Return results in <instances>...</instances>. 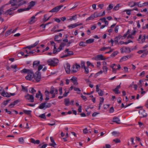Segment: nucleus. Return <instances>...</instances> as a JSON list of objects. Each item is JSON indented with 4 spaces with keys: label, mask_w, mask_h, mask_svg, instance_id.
<instances>
[{
    "label": "nucleus",
    "mask_w": 148,
    "mask_h": 148,
    "mask_svg": "<svg viewBox=\"0 0 148 148\" xmlns=\"http://www.w3.org/2000/svg\"><path fill=\"white\" fill-rule=\"evenodd\" d=\"M22 73H27V75L25 77V79L29 80H32L34 77V74L32 70L24 69L21 71Z\"/></svg>",
    "instance_id": "obj_1"
},
{
    "label": "nucleus",
    "mask_w": 148,
    "mask_h": 148,
    "mask_svg": "<svg viewBox=\"0 0 148 148\" xmlns=\"http://www.w3.org/2000/svg\"><path fill=\"white\" fill-rule=\"evenodd\" d=\"M58 62V60L56 58L49 59L47 61L49 65L53 66H56Z\"/></svg>",
    "instance_id": "obj_2"
},
{
    "label": "nucleus",
    "mask_w": 148,
    "mask_h": 148,
    "mask_svg": "<svg viewBox=\"0 0 148 148\" xmlns=\"http://www.w3.org/2000/svg\"><path fill=\"white\" fill-rule=\"evenodd\" d=\"M18 8L17 7H13L6 10L4 14L7 15H12L14 14V10Z\"/></svg>",
    "instance_id": "obj_3"
},
{
    "label": "nucleus",
    "mask_w": 148,
    "mask_h": 148,
    "mask_svg": "<svg viewBox=\"0 0 148 148\" xmlns=\"http://www.w3.org/2000/svg\"><path fill=\"white\" fill-rule=\"evenodd\" d=\"M24 97L26 100L28 101L29 102H34V97L33 95L27 93L26 95Z\"/></svg>",
    "instance_id": "obj_4"
},
{
    "label": "nucleus",
    "mask_w": 148,
    "mask_h": 148,
    "mask_svg": "<svg viewBox=\"0 0 148 148\" xmlns=\"http://www.w3.org/2000/svg\"><path fill=\"white\" fill-rule=\"evenodd\" d=\"M80 66L77 64L73 65L71 68V70L73 73H75L78 71V69H80Z\"/></svg>",
    "instance_id": "obj_5"
},
{
    "label": "nucleus",
    "mask_w": 148,
    "mask_h": 148,
    "mask_svg": "<svg viewBox=\"0 0 148 148\" xmlns=\"http://www.w3.org/2000/svg\"><path fill=\"white\" fill-rule=\"evenodd\" d=\"M65 53L67 52V54L63 55L61 57V58H63L64 57H66L68 56H70L71 55H73V52L72 51H69V49H66L64 51Z\"/></svg>",
    "instance_id": "obj_6"
},
{
    "label": "nucleus",
    "mask_w": 148,
    "mask_h": 148,
    "mask_svg": "<svg viewBox=\"0 0 148 148\" xmlns=\"http://www.w3.org/2000/svg\"><path fill=\"white\" fill-rule=\"evenodd\" d=\"M34 78L38 82H39L41 79V75L40 72L37 71L34 75Z\"/></svg>",
    "instance_id": "obj_7"
},
{
    "label": "nucleus",
    "mask_w": 148,
    "mask_h": 148,
    "mask_svg": "<svg viewBox=\"0 0 148 148\" xmlns=\"http://www.w3.org/2000/svg\"><path fill=\"white\" fill-rule=\"evenodd\" d=\"M63 7L62 5H60L57 6L56 7L54 8H53L49 11V12H58L60 9Z\"/></svg>",
    "instance_id": "obj_8"
},
{
    "label": "nucleus",
    "mask_w": 148,
    "mask_h": 148,
    "mask_svg": "<svg viewBox=\"0 0 148 148\" xmlns=\"http://www.w3.org/2000/svg\"><path fill=\"white\" fill-rule=\"evenodd\" d=\"M139 113L141 117H145L147 116V114L144 110L140 109L139 111Z\"/></svg>",
    "instance_id": "obj_9"
},
{
    "label": "nucleus",
    "mask_w": 148,
    "mask_h": 148,
    "mask_svg": "<svg viewBox=\"0 0 148 148\" xmlns=\"http://www.w3.org/2000/svg\"><path fill=\"white\" fill-rule=\"evenodd\" d=\"M58 90L57 88H55L53 86H51L50 88V94H53V93L55 94H57L58 93Z\"/></svg>",
    "instance_id": "obj_10"
},
{
    "label": "nucleus",
    "mask_w": 148,
    "mask_h": 148,
    "mask_svg": "<svg viewBox=\"0 0 148 148\" xmlns=\"http://www.w3.org/2000/svg\"><path fill=\"white\" fill-rule=\"evenodd\" d=\"M95 60H105V58H103V56L102 55H97L95 58H93Z\"/></svg>",
    "instance_id": "obj_11"
},
{
    "label": "nucleus",
    "mask_w": 148,
    "mask_h": 148,
    "mask_svg": "<svg viewBox=\"0 0 148 148\" xmlns=\"http://www.w3.org/2000/svg\"><path fill=\"white\" fill-rule=\"evenodd\" d=\"M10 2L12 6L17 7H18L17 3L20 2H18V0H10Z\"/></svg>",
    "instance_id": "obj_12"
},
{
    "label": "nucleus",
    "mask_w": 148,
    "mask_h": 148,
    "mask_svg": "<svg viewBox=\"0 0 148 148\" xmlns=\"http://www.w3.org/2000/svg\"><path fill=\"white\" fill-rule=\"evenodd\" d=\"M40 62L39 61L36 60L34 61L33 64V68L35 69H36L40 65Z\"/></svg>",
    "instance_id": "obj_13"
},
{
    "label": "nucleus",
    "mask_w": 148,
    "mask_h": 148,
    "mask_svg": "<svg viewBox=\"0 0 148 148\" xmlns=\"http://www.w3.org/2000/svg\"><path fill=\"white\" fill-rule=\"evenodd\" d=\"M38 93H36V97L37 98H38L39 96H40V100L42 101L43 100V95L42 93L40 91H38Z\"/></svg>",
    "instance_id": "obj_14"
},
{
    "label": "nucleus",
    "mask_w": 148,
    "mask_h": 148,
    "mask_svg": "<svg viewBox=\"0 0 148 148\" xmlns=\"http://www.w3.org/2000/svg\"><path fill=\"white\" fill-rule=\"evenodd\" d=\"M66 45V43H65L64 42H61L59 46V47L57 50V51L59 52Z\"/></svg>",
    "instance_id": "obj_15"
},
{
    "label": "nucleus",
    "mask_w": 148,
    "mask_h": 148,
    "mask_svg": "<svg viewBox=\"0 0 148 148\" xmlns=\"http://www.w3.org/2000/svg\"><path fill=\"white\" fill-rule=\"evenodd\" d=\"M64 67L66 72L67 73H69L70 71V64H69L67 63V64H66V66H65Z\"/></svg>",
    "instance_id": "obj_16"
},
{
    "label": "nucleus",
    "mask_w": 148,
    "mask_h": 148,
    "mask_svg": "<svg viewBox=\"0 0 148 148\" xmlns=\"http://www.w3.org/2000/svg\"><path fill=\"white\" fill-rule=\"evenodd\" d=\"M70 80L72 81L74 85H77L78 84L77 78L76 77H72Z\"/></svg>",
    "instance_id": "obj_17"
},
{
    "label": "nucleus",
    "mask_w": 148,
    "mask_h": 148,
    "mask_svg": "<svg viewBox=\"0 0 148 148\" xmlns=\"http://www.w3.org/2000/svg\"><path fill=\"white\" fill-rule=\"evenodd\" d=\"M50 139L51 143L49 144V145L53 147H55V146L56 145V144L54 140L52 137H50Z\"/></svg>",
    "instance_id": "obj_18"
},
{
    "label": "nucleus",
    "mask_w": 148,
    "mask_h": 148,
    "mask_svg": "<svg viewBox=\"0 0 148 148\" xmlns=\"http://www.w3.org/2000/svg\"><path fill=\"white\" fill-rule=\"evenodd\" d=\"M30 141L35 144H38L40 143V141L39 140H35L34 139L31 138L30 139Z\"/></svg>",
    "instance_id": "obj_19"
},
{
    "label": "nucleus",
    "mask_w": 148,
    "mask_h": 148,
    "mask_svg": "<svg viewBox=\"0 0 148 148\" xmlns=\"http://www.w3.org/2000/svg\"><path fill=\"white\" fill-rule=\"evenodd\" d=\"M112 121L117 124H120V120L117 117H114Z\"/></svg>",
    "instance_id": "obj_20"
},
{
    "label": "nucleus",
    "mask_w": 148,
    "mask_h": 148,
    "mask_svg": "<svg viewBox=\"0 0 148 148\" xmlns=\"http://www.w3.org/2000/svg\"><path fill=\"white\" fill-rule=\"evenodd\" d=\"M1 95L5 97H10V95L7 92H5L4 90H3L2 93H1Z\"/></svg>",
    "instance_id": "obj_21"
},
{
    "label": "nucleus",
    "mask_w": 148,
    "mask_h": 148,
    "mask_svg": "<svg viewBox=\"0 0 148 148\" xmlns=\"http://www.w3.org/2000/svg\"><path fill=\"white\" fill-rule=\"evenodd\" d=\"M36 18L35 16H32L29 19V24H32L35 22L36 21L35 19Z\"/></svg>",
    "instance_id": "obj_22"
},
{
    "label": "nucleus",
    "mask_w": 148,
    "mask_h": 148,
    "mask_svg": "<svg viewBox=\"0 0 148 148\" xmlns=\"http://www.w3.org/2000/svg\"><path fill=\"white\" fill-rule=\"evenodd\" d=\"M123 5L121 3L117 4L113 8V11L118 10L120 7H121Z\"/></svg>",
    "instance_id": "obj_23"
},
{
    "label": "nucleus",
    "mask_w": 148,
    "mask_h": 148,
    "mask_svg": "<svg viewBox=\"0 0 148 148\" xmlns=\"http://www.w3.org/2000/svg\"><path fill=\"white\" fill-rule=\"evenodd\" d=\"M35 4V1H32L29 3V4L28 5V7L27 8H29V10L32 7H33Z\"/></svg>",
    "instance_id": "obj_24"
},
{
    "label": "nucleus",
    "mask_w": 148,
    "mask_h": 148,
    "mask_svg": "<svg viewBox=\"0 0 148 148\" xmlns=\"http://www.w3.org/2000/svg\"><path fill=\"white\" fill-rule=\"evenodd\" d=\"M47 103L46 102H43L39 106L38 108L40 109H43L45 107V104Z\"/></svg>",
    "instance_id": "obj_25"
},
{
    "label": "nucleus",
    "mask_w": 148,
    "mask_h": 148,
    "mask_svg": "<svg viewBox=\"0 0 148 148\" xmlns=\"http://www.w3.org/2000/svg\"><path fill=\"white\" fill-rule=\"evenodd\" d=\"M136 2L133 1L129 2L128 5L130 7H132L136 5Z\"/></svg>",
    "instance_id": "obj_26"
},
{
    "label": "nucleus",
    "mask_w": 148,
    "mask_h": 148,
    "mask_svg": "<svg viewBox=\"0 0 148 148\" xmlns=\"http://www.w3.org/2000/svg\"><path fill=\"white\" fill-rule=\"evenodd\" d=\"M29 91L30 93H31L33 94H34L36 92V90H35L34 88L32 87L29 88Z\"/></svg>",
    "instance_id": "obj_27"
},
{
    "label": "nucleus",
    "mask_w": 148,
    "mask_h": 148,
    "mask_svg": "<svg viewBox=\"0 0 148 148\" xmlns=\"http://www.w3.org/2000/svg\"><path fill=\"white\" fill-rule=\"evenodd\" d=\"M76 27H77L76 23L71 24L67 26L69 28L71 29L75 28Z\"/></svg>",
    "instance_id": "obj_28"
},
{
    "label": "nucleus",
    "mask_w": 148,
    "mask_h": 148,
    "mask_svg": "<svg viewBox=\"0 0 148 148\" xmlns=\"http://www.w3.org/2000/svg\"><path fill=\"white\" fill-rule=\"evenodd\" d=\"M105 15V12L104 11L102 12V14H101L100 13H97V17L102 16H104Z\"/></svg>",
    "instance_id": "obj_29"
},
{
    "label": "nucleus",
    "mask_w": 148,
    "mask_h": 148,
    "mask_svg": "<svg viewBox=\"0 0 148 148\" xmlns=\"http://www.w3.org/2000/svg\"><path fill=\"white\" fill-rule=\"evenodd\" d=\"M29 10V8H25L24 9H18L17 11L18 12H21L25 11H28Z\"/></svg>",
    "instance_id": "obj_30"
},
{
    "label": "nucleus",
    "mask_w": 148,
    "mask_h": 148,
    "mask_svg": "<svg viewBox=\"0 0 148 148\" xmlns=\"http://www.w3.org/2000/svg\"><path fill=\"white\" fill-rule=\"evenodd\" d=\"M64 102L65 103V105L66 106H68L69 105V103H70V101L69 99H64Z\"/></svg>",
    "instance_id": "obj_31"
},
{
    "label": "nucleus",
    "mask_w": 148,
    "mask_h": 148,
    "mask_svg": "<svg viewBox=\"0 0 148 148\" xmlns=\"http://www.w3.org/2000/svg\"><path fill=\"white\" fill-rule=\"evenodd\" d=\"M124 52L126 53H129L131 52V50L130 48L128 47H124Z\"/></svg>",
    "instance_id": "obj_32"
},
{
    "label": "nucleus",
    "mask_w": 148,
    "mask_h": 148,
    "mask_svg": "<svg viewBox=\"0 0 148 148\" xmlns=\"http://www.w3.org/2000/svg\"><path fill=\"white\" fill-rule=\"evenodd\" d=\"M21 87L22 88V90L24 91L27 92L28 91V89L27 88V87H24L23 85H21Z\"/></svg>",
    "instance_id": "obj_33"
},
{
    "label": "nucleus",
    "mask_w": 148,
    "mask_h": 148,
    "mask_svg": "<svg viewBox=\"0 0 148 148\" xmlns=\"http://www.w3.org/2000/svg\"><path fill=\"white\" fill-rule=\"evenodd\" d=\"M94 39H93L90 38L86 41V43L87 44L91 43L93 42L94 41Z\"/></svg>",
    "instance_id": "obj_34"
},
{
    "label": "nucleus",
    "mask_w": 148,
    "mask_h": 148,
    "mask_svg": "<svg viewBox=\"0 0 148 148\" xmlns=\"http://www.w3.org/2000/svg\"><path fill=\"white\" fill-rule=\"evenodd\" d=\"M83 69H84V73L85 74H87L89 73V70L88 69V67H86L84 68Z\"/></svg>",
    "instance_id": "obj_35"
},
{
    "label": "nucleus",
    "mask_w": 148,
    "mask_h": 148,
    "mask_svg": "<svg viewBox=\"0 0 148 148\" xmlns=\"http://www.w3.org/2000/svg\"><path fill=\"white\" fill-rule=\"evenodd\" d=\"M86 42H85L83 41H81L79 42V45L80 46L85 47L86 45Z\"/></svg>",
    "instance_id": "obj_36"
},
{
    "label": "nucleus",
    "mask_w": 148,
    "mask_h": 148,
    "mask_svg": "<svg viewBox=\"0 0 148 148\" xmlns=\"http://www.w3.org/2000/svg\"><path fill=\"white\" fill-rule=\"evenodd\" d=\"M23 112L28 115H29L31 114L32 111L31 110H23Z\"/></svg>",
    "instance_id": "obj_37"
},
{
    "label": "nucleus",
    "mask_w": 148,
    "mask_h": 148,
    "mask_svg": "<svg viewBox=\"0 0 148 148\" xmlns=\"http://www.w3.org/2000/svg\"><path fill=\"white\" fill-rule=\"evenodd\" d=\"M114 5L112 4H110L108 6L107 8V10H109L112 9L113 8Z\"/></svg>",
    "instance_id": "obj_38"
},
{
    "label": "nucleus",
    "mask_w": 148,
    "mask_h": 148,
    "mask_svg": "<svg viewBox=\"0 0 148 148\" xmlns=\"http://www.w3.org/2000/svg\"><path fill=\"white\" fill-rule=\"evenodd\" d=\"M102 68L103 70V72L104 73H105L106 74L108 69L107 67L106 66H103Z\"/></svg>",
    "instance_id": "obj_39"
},
{
    "label": "nucleus",
    "mask_w": 148,
    "mask_h": 148,
    "mask_svg": "<svg viewBox=\"0 0 148 148\" xmlns=\"http://www.w3.org/2000/svg\"><path fill=\"white\" fill-rule=\"evenodd\" d=\"M74 90L75 91H77V93L78 94H80V93L81 90L79 88L74 87Z\"/></svg>",
    "instance_id": "obj_40"
},
{
    "label": "nucleus",
    "mask_w": 148,
    "mask_h": 148,
    "mask_svg": "<svg viewBox=\"0 0 148 148\" xmlns=\"http://www.w3.org/2000/svg\"><path fill=\"white\" fill-rule=\"evenodd\" d=\"M127 56H124L123 57H122L120 59L119 62H122L123 61H126L127 60V59L126 58Z\"/></svg>",
    "instance_id": "obj_41"
},
{
    "label": "nucleus",
    "mask_w": 148,
    "mask_h": 148,
    "mask_svg": "<svg viewBox=\"0 0 148 148\" xmlns=\"http://www.w3.org/2000/svg\"><path fill=\"white\" fill-rule=\"evenodd\" d=\"M81 68L82 69L86 67L85 65V62L84 61H81Z\"/></svg>",
    "instance_id": "obj_42"
},
{
    "label": "nucleus",
    "mask_w": 148,
    "mask_h": 148,
    "mask_svg": "<svg viewBox=\"0 0 148 148\" xmlns=\"http://www.w3.org/2000/svg\"><path fill=\"white\" fill-rule=\"evenodd\" d=\"M39 42V41H36L34 43V44L32 45H30L31 47L32 48H33L34 47H35L38 44Z\"/></svg>",
    "instance_id": "obj_43"
},
{
    "label": "nucleus",
    "mask_w": 148,
    "mask_h": 148,
    "mask_svg": "<svg viewBox=\"0 0 148 148\" xmlns=\"http://www.w3.org/2000/svg\"><path fill=\"white\" fill-rule=\"evenodd\" d=\"M136 5H137L138 7L140 8L144 6V5L140 3V2H136Z\"/></svg>",
    "instance_id": "obj_44"
},
{
    "label": "nucleus",
    "mask_w": 148,
    "mask_h": 148,
    "mask_svg": "<svg viewBox=\"0 0 148 148\" xmlns=\"http://www.w3.org/2000/svg\"><path fill=\"white\" fill-rule=\"evenodd\" d=\"M113 91L116 94H118L120 93V92L119 91L118 88H115V89L113 90Z\"/></svg>",
    "instance_id": "obj_45"
},
{
    "label": "nucleus",
    "mask_w": 148,
    "mask_h": 148,
    "mask_svg": "<svg viewBox=\"0 0 148 148\" xmlns=\"http://www.w3.org/2000/svg\"><path fill=\"white\" fill-rule=\"evenodd\" d=\"M39 117L43 119H46V116H45V113L42 114H41L39 116Z\"/></svg>",
    "instance_id": "obj_46"
},
{
    "label": "nucleus",
    "mask_w": 148,
    "mask_h": 148,
    "mask_svg": "<svg viewBox=\"0 0 148 148\" xmlns=\"http://www.w3.org/2000/svg\"><path fill=\"white\" fill-rule=\"evenodd\" d=\"M11 31L12 30H10L7 31L5 34V36H7L8 35H10L11 33Z\"/></svg>",
    "instance_id": "obj_47"
},
{
    "label": "nucleus",
    "mask_w": 148,
    "mask_h": 148,
    "mask_svg": "<svg viewBox=\"0 0 148 148\" xmlns=\"http://www.w3.org/2000/svg\"><path fill=\"white\" fill-rule=\"evenodd\" d=\"M131 11H132V10H124V11L125 12L127 13V14L128 15H130L131 14Z\"/></svg>",
    "instance_id": "obj_48"
},
{
    "label": "nucleus",
    "mask_w": 148,
    "mask_h": 148,
    "mask_svg": "<svg viewBox=\"0 0 148 148\" xmlns=\"http://www.w3.org/2000/svg\"><path fill=\"white\" fill-rule=\"evenodd\" d=\"M59 37V36L58 35H56L55 36V37L54 38V40L56 41H57L58 42H61L62 41L61 40H58Z\"/></svg>",
    "instance_id": "obj_49"
},
{
    "label": "nucleus",
    "mask_w": 148,
    "mask_h": 148,
    "mask_svg": "<svg viewBox=\"0 0 148 148\" xmlns=\"http://www.w3.org/2000/svg\"><path fill=\"white\" fill-rule=\"evenodd\" d=\"M112 134L113 136H118L119 135V133L116 131H113Z\"/></svg>",
    "instance_id": "obj_50"
},
{
    "label": "nucleus",
    "mask_w": 148,
    "mask_h": 148,
    "mask_svg": "<svg viewBox=\"0 0 148 148\" xmlns=\"http://www.w3.org/2000/svg\"><path fill=\"white\" fill-rule=\"evenodd\" d=\"M5 7L4 5L2 6L0 8V16L1 14L3 13L4 11L3 9Z\"/></svg>",
    "instance_id": "obj_51"
},
{
    "label": "nucleus",
    "mask_w": 148,
    "mask_h": 148,
    "mask_svg": "<svg viewBox=\"0 0 148 148\" xmlns=\"http://www.w3.org/2000/svg\"><path fill=\"white\" fill-rule=\"evenodd\" d=\"M118 53V51H115L112 53L111 56L112 57H114Z\"/></svg>",
    "instance_id": "obj_52"
},
{
    "label": "nucleus",
    "mask_w": 148,
    "mask_h": 148,
    "mask_svg": "<svg viewBox=\"0 0 148 148\" xmlns=\"http://www.w3.org/2000/svg\"><path fill=\"white\" fill-rule=\"evenodd\" d=\"M77 18V15H75V16H72L71 18H70L69 19L71 21L72 20H75Z\"/></svg>",
    "instance_id": "obj_53"
},
{
    "label": "nucleus",
    "mask_w": 148,
    "mask_h": 148,
    "mask_svg": "<svg viewBox=\"0 0 148 148\" xmlns=\"http://www.w3.org/2000/svg\"><path fill=\"white\" fill-rule=\"evenodd\" d=\"M51 106V103H47L45 104V108H49Z\"/></svg>",
    "instance_id": "obj_54"
},
{
    "label": "nucleus",
    "mask_w": 148,
    "mask_h": 148,
    "mask_svg": "<svg viewBox=\"0 0 148 148\" xmlns=\"http://www.w3.org/2000/svg\"><path fill=\"white\" fill-rule=\"evenodd\" d=\"M98 92L99 96H102L103 95V92L101 90H98Z\"/></svg>",
    "instance_id": "obj_55"
},
{
    "label": "nucleus",
    "mask_w": 148,
    "mask_h": 148,
    "mask_svg": "<svg viewBox=\"0 0 148 148\" xmlns=\"http://www.w3.org/2000/svg\"><path fill=\"white\" fill-rule=\"evenodd\" d=\"M49 93H50V92L49 91L47 90H45V94L46 97H49Z\"/></svg>",
    "instance_id": "obj_56"
},
{
    "label": "nucleus",
    "mask_w": 148,
    "mask_h": 148,
    "mask_svg": "<svg viewBox=\"0 0 148 148\" xmlns=\"http://www.w3.org/2000/svg\"><path fill=\"white\" fill-rule=\"evenodd\" d=\"M38 71L40 72V71L43 68V66L41 65H39L38 67Z\"/></svg>",
    "instance_id": "obj_57"
},
{
    "label": "nucleus",
    "mask_w": 148,
    "mask_h": 148,
    "mask_svg": "<svg viewBox=\"0 0 148 148\" xmlns=\"http://www.w3.org/2000/svg\"><path fill=\"white\" fill-rule=\"evenodd\" d=\"M100 99H101V100L100 101L99 105L101 106L103 102L104 98L103 97H100Z\"/></svg>",
    "instance_id": "obj_58"
},
{
    "label": "nucleus",
    "mask_w": 148,
    "mask_h": 148,
    "mask_svg": "<svg viewBox=\"0 0 148 148\" xmlns=\"http://www.w3.org/2000/svg\"><path fill=\"white\" fill-rule=\"evenodd\" d=\"M91 16H92V17L93 19H94V18H97V12H95L93 14H91Z\"/></svg>",
    "instance_id": "obj_59"
},
{
    "label": "nucleus",
    "mask_w": 148,
    "mask_h": 148,
    "mask_svg": "<svg viewBox=\"0 0 148 148\" xmlns=\"http://www.w3.org/2000/svg\"><path fill=\"white\" fill-rule=\"evenodd\" d=\"M146 51V50L144 49V50H139L138 51L137 53L139 54H141L142 53H143L145 52Z\"/></svg>",
    "instance_id": "obj_60"
},
{
    "label": "nucleus",
    "mask_w": 148,
    "mask_h": 148,
    "mask_svg": "<svg viewBox=\"0 0 148 148\" xmlns=\"http://www.w3.org/2000/svg\"><path fill=\"white\" fill-rule=\"evenodd\" d=\"M113 141L116 143H120L121 142L120 140L118 138H116L113 140Z\"/></svg>",
    "instance_id": "obj_61"
},
{
    "label": "nucleus",
    "mask_w": 148,
    "mask_h": 148,
    "mask_svg": "<svg viewBox=\"0 0 148 148\" xmlns=\"http://www.w3.org/2000/svg\"><path fill=\"white\" fill-rule=\"evenodd\" d=\"M119 29V26L117 25L114 28V31L116 33H117L118 32Z\"/></svg>",
    "instance_id": "obj_62"
},
{
    "label": "nucleus",
    "mask_w": 148,
    "mask_h": 148,
    "mask_svg": "<svg viewBox=\"0 0 148 148\" xmlns=\"http://www.w3.org/2000/svg\"><path fill=\"white\" fill-rule=\"evenodd\" d=\"M26 3V2L25 1H23L20 3L18 5V6H21L22 5L24 4H25Z\"/></svg>",
    "instance_id": "obj_63"
},
{
    "label": "nucleus",
    "mask_w": 148,
    "mask_h": 148,
    "mask_svg": "<svg viewBox=\"0 0 148 148\" xmlns=\"http://www.w3.org/2000/svg\"><path fill=\"white\" fill-rule=\"evenodd\" d=\"M69 91H68L67 92H66V91H65V92L64 93L63 95V96L64 97H66L67 96L68 94L69 93Z\"/></svg>",
    "instance_id": "obj_64"
}]
</instances>
